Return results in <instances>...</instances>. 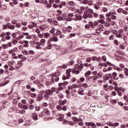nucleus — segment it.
I'll return each instance as SVG.
<instances>
[{"mask_svg": "<svg viewBox=\"0 0 128 128\" xmlns=\"http://www.w3.org/2000/svg\"><path fill=\"white\" fill-rule=\"evenodd\" d=\"M82 86L83 88H88L89 86L88 84L86 83L83 84Z\"/></svg>", "mask_w": 128, "mask_h": 128, "instance_id": "2f4dec72", "label": "nucleus"}, {"mask_svg": "<svg viewBox=\"0 0 128 128\" xmlns=\"http://www.w3.org/2000/svg\"><path fill=\"white\" fill-rule=\"evenodd\" d=\"M16 28H20L21 26L20 24V23L16 24Z\"/></svg>", "mask_w": 128, "mask_h": 128, "instance_id": "338daca9", "label": "nucleus"}, {"mask_svg": "<svg viewBox=\"0 0 128 128\" xmlns=\"http://www.w3.org/2000/svg\"><path fill=\"white\" fill-rule=\"evenodd\" d=\"M44 44H46V39L44 38L42 39L38 44H36V46H35V48L36 50H42V47L41 46H44Z\"/></svg>", "mask_w": 128, "mask_h": 128, "instance_id": "20e7f679", "label": "nucleus"}, {"mask_svg": "<svg viewBox=\"0 0 128 128\" xmlns=\"http://www.w3.org/2000/svg\"><path fill=\"white\" fill-rule=\"evenodd\" d=\"M117 101L116 100H111V102H112V104H116Z\"/></svg>", "mask_w": 128, "mask_h": 128, "instance_id": "0e129e2a", "label": "nucleus"}, {"mask_svg": "<svg viewBox=\"0 0 128 128\" xmlns=\"http://www.w3.org/2000/svg\"><path fill=\"white\" fill-rule=\"evenodd\" d=\"M75 18H73V20H75V22H76V20H82V16L78 14H76L75 15Z\"/></svg>", "mask_w": 128, "mask_h": 128, "instance_id": "0eeeda50", "label": "nucleus"}, {"mask_svg": "<svg viewBox=\"0 0 128 128\" xmlns=\"http://www.w3.org/2000/svg\"><path fill=\"white\" fill-rule=\"evenodd\" d=\"M98 78H102V76H104V73L102 72H99L98 74Z\"/></svg>", "mask_w": 128, "mask_h": 128, "instance_id": "b1692460", "label": "nucleus"}, {"mask_svg": "<svg viewBox=\"0 0 128 128\" xmlns=\"http://www.w3.org/2000/svg\"><path fill=\"white\" fill-rule=\"evenodd\" d=\"M94 26L96 28V26L98 24V22L95 21L94 22Z\"/></svg>", "mask_w": 128, "mask_h": 128, "instance_id": "e2e57ef3", "label": "nucleus"}, {"mask_svg": "<svg viewBox=\"0 0 128 128\" xmlns=\"http://www.w3.org/2000/svg\"><path fill=\"white\" fill-rule=\"evenodd\" d=\"M94 8H96V10H100V6L96 4L94 5Z\"/></svg>", "mask_w": 128, "mask_h": 128, "instance_id": "4d7b16f0", "label": "nucleus"}, {"mask_svg": "<svg viewBox=\"0 0 128 128\" xmlns=\"http://www.w3.org/2000/svg\"><path fill=\"white\" fill-rule=\"evenodd\" d=\"M56 50H60V46L56 45Z\"/></svg>", "mask_w": 128, "mask_h": 128, "instance_id": "864d4df0", "label": "nucleus"}, {"mask_svg": "<svg viewBox=\"0 0 128 128\" xmlns=\"http://www.w3.org/2000/svg\"><path fill=\"white\" fill-rule=\"evenodd\" d=\"M70 72H72L73 74H80V72L78 70H76V68L72 69H68L66 70V76L68 78V76H70Z\"/></svg>", "mask_w": 128, "mask_h": 128, "instance_id": "7ed1b4c3", "label": "nucleus"}, {"mask_svg": "<svg viewBox=\"0 0 128 128\" xmlns=\"http://www.w3.org/2000/svg\"><path fill=\"white\" fill-rule=\"evenodd\" d=\"M66 116H68L69 118H70V116H72V113L70 112H68L66 114Z\"/></svg>", "mask_w": 128, "mask_h": 128, "instance_id": "bf43d9fd", "label": "nucleus"}, {"mask_svg": "<svg viewBox=\"0 0 128 128\" xmlns=\"http://www.w3.org/2000/svg\"><path fill=\"white\" fill-rule=\"evenodd\" d=\"M22 38H24V36L22 35H20L18 38H17V40H20Z\"/></svg>", "mask_w": 128, "mask_h": 128, "instance_id": "58836bf2", "label": "nucleus"}, {"mask_svg": "<svg viewBox=\"0 0 128 128\" xmlns=\"http://www.w3.org/2000/svg\"><path fill=\"white\" fill-rule=\"evenodd\" d=\"M52 44H48L46 46L48 50H52Z\"/></svg>", "mask_w": 128, "mask_h": 128, "instance_id": "c85d7f7f", "label": "nucleus"}, {"mask_svg": "<svg viewBox=\"0 0 128 128\" xmlns=\"http://www.w3.org/2000/svg\"><path fill=\"white\" fill-rule=\"evenodd\" d=\"M52 6L54 8H58V5H57L56 4H52Z\"/></svg>", "mask_w": 128, "mask_h": 128, "instance_id": "052dcab7", "label": "nucleus"}, {"mask_svg": "<svg viewBox=\"0 0 128 128\" xmlns=\"http://www.w3.org/2000/svg\"><path fill=\"white\" fill-rule=\"evenodd\" d=\"M87 62H88L92 60V58L91 57H88L86 58V60Z\"/></svg>", "mask_w": 128, "mask_h": 128, "instance_id": "3c124183", "label": "nucleus"}, {"mask_svg": "<svg viewBox=\"0 0 128 128\" xmlns=\"http://www.w3.org/2000/svg\"><path fill=\"white\" fill-rule=\"evenodd\" d=\"M114 42L116 46H118V40H114Z\"/></svg>", "mask_w": 128, "mask_h": 128, "instance_id": "c03bdc74", "label": "nucleus"}, {"mask_svg": "<svg viewBox=\"0 0 128 128\" xmlns=\"http://www.w3.org/2000/svg\"><path fill=\"white\" fill-rule=\"evenodd\" d=\"M112 76L113 77L114 80H118V78L116 77L118 76V74L116 72L112 73Z\"/></svg>", "mask_w": 128, "mask_h": 128, "instance_id": "dca6fc26", "label": "nucleus"}, {"mask_svg": "<svg viewBox=\"0 0 128 128\" xmlns=\"http://www.w3.org/2000/svg\"><path fill=\"white\" fill-rule=\"evenodd\" d=\"M124 100H126V102H128V96H124Z\"/></svg>", "mask_w": 128, "mask_h": 128, "instance_id": "774afa93", "label": "nucleus"}, {"mask_svg": "<svg viewBox=\"0 0 128 128\" xmlns=\"http://www.w3.org/2000/svg\"><path fill=\"white\" fill-rule=\"evenodd\" d=\"M50 98V95L46 93L44 95V98L46 100H48Z\"/></svg>", "mask_w": 128, "mask_h": 128, "instance_id": "4be33fe9", "label": "nucleus"}, {"mask_svg": "<svg viewBox=\"0 0 128 128\" xmlns=\"http://www.w3.org/2000/svg\"><path fill=\"white\" fill-rule=\"evenodd\" d=\"M14 52V50H12L9 51L10 54H13Z\"/></svg>", "mask_w": 128, "mask_h": 128, "instance_id": "6e6d98bb", "label": "nucleus"}, {"mask_svg": "<svg viewBox=\"0 0 128 128\" xmlns=\"http://www.w3.org/2000/svg\"><path fill=\"white\" fill-rule=\"evenodd\" d=\"M124 30L122 29L119 30L118 32L116 30H113V34L116 35V38H122V34H124Z\"/></svg>", "mask_w": 128, "mask_h": 128, "instance_id": "f03ea898", "label": "nucleus"}, {"mask_svg": "<svg viewBox=\"0 0 128 128\" xmlns=\"http://www.w3.org/2000/svg\"><path fill=\"white\" fill-rule=\"evenodd\" d=\"M56 88L52 87L51 90H47L46 92V94H48L49 96H52V94H54V92H56Z\"/></svg>", "mask_w": 128, "mask_h": 128, "instance_id": "39448f33", "label": "nucleus"}, {"mask_svg": "<svg viewBox=\"0 0 128 128\" xmlns=\"http://www.w3.org/2000/svg\"><path fill=\"white\" fill-rule=\"evenodd\" d=\"M21 24L22 26H26V24H28V22H22L21 23Z\"/></svg>", "mask_w": 128, "mask_h": 128, "instance_id": "5fc2aeb1", "label": "nucleus"}, {"mask_svg": "<svg viewBox=\"0 0 128 128\" xmlns=\"http://www.w3.org/2000/svg\"><path fill=\"white\" fill-rule=\"evenodd\" d=\"M35 108L36 112H40V107L39 106H36Z\"/></svg>", "mask_w": 128, "mask_h": 128, "instance_id": "ea45409f", "label": "nucleus"}, {"mask_svg": "<svg viewBox=\"0 0 128 128\" xmlns=\"http://www.w3.org/2000/svg\"><path fill=\"white\" fill-rule=\"evenodd\" d=\"M32 26H33V27L34 26V28H36L38 26V24L35 22H32Z\"/></svg>", "mask_w": 128, "mask_h": 128, "instance_id": "13d9d810", "label": "nucleus"}, {"mask_svg": "<svg viewBox=\"0 0 128 128\" xmlns=\"http://www.w3.org/2000/svg\"><path fill=\"white\" fill-rule=\"evenodd\" d=\"M88 18H92L93 16L90 14H85L83 15V18L84 20H86Z\"/></svg>", "mask_w": 128, "mask_h": 128, "instance_id": "6e6552de", "label": "nucleus"}, {"mask_svg": "<svg viewBox=\"0 0 128 128\" xmlns=\"http://www.w3.org/2000/svg\"><path fill=\"white\" fill-rule=\"evenodd\" d=\"M40 28L42 32H44V30H46V28H44V26H40Z\"/></svg>", "mask_w": 128, "mask_h": 128, "instance_id": "c9c22d12", "label": "nucleus"}, {"mask_svg": "<svg viewBox=\"0 0 128 128\" xmlns=\"http://www.w3.org/2000/svg\"><path fill=\"white\" fill-rule=\"evenodd\" d=\"M90 74H92V72L88 71L85 74L84 76H86V78H88Z\"/></svg>", "mask_w": 128, "mask_h": 128, "instance_id": "5701e85b", "label": "nucleus"}, {"mask_svg": "<svg viewBox=\"0 0 128 128\" xmlns=\"http://www.w3.org/2000/svg\"><path fill=\"white\" fill-rule=\"evenodd\" d=\"M66 30L68 32H71L72 30V27L70 26H68L66 28Z\"/></svg>", "mask_w": 128, "mask_h": 128, "instance_id": "aec40b11", "label": "nucleus"}, {"mask_svg": "<svg viewBox=\"0 0 128 128\" xmlns=\"http://www.w3.org/2000/svg\"><path fill=\"white\" fill-rule=\"evenodd\" d=\"M44 36L45 38H48L50 36V34L49 32H45L44 33Z\"/></svg>", "mask_w": 128, "mask_h": 128, "instance_id": "f3484780", "label": "nucleus"}, {"mask_svg": "<svg viewBox=\"0 0 128 128\" xmlns=\"http://www.w3.org/2000/svg\"><path fill=\"white\" fill-rule=\"evenodd\" d=\"M38 88H44V85H42V84H38Z\"/></svg>", "mask_w": 128, "mask_h": 128, "instance_id": "72a5a7b5", "label": "nucleus"}, {"mask_svg": "<svg viewBox=\"0 0 128 128\" xmlns=\"http://www.w3.org/2000/svg\"><path fill=\"white\" fill-rule=\"evenodd\" d=\"M84 90L82 88V89H80L78 92V94H80V96H84Z\"/></svg>", "mask_w": 128, "mask_h": 128, "instance_id": "2eb2a0df", "label": "nucleus"}, {"mask_svg": "<svg viewBox=\"0 0 128 128\" xmlns=\"http://www.w3.org/2000/svg\"><path fill=\"white\" fill-rule=\"evenodd\" d=\"M6 28H8V24H3L2 30H6Z\"/></svg>", "mask_w": 128, "mask_h": 128, "instance_id": "37998d69", "label": "nucleus"}, {"mask_svg": "<svg viewBox=\"0 0 128 128\" xmlns=\"http://www.w3.org/2000/svg\"><path fill=\"white\" fill-rule=\"evenodd\" d=\"M60 120H61V122H62L64 120V114H59Z\"/></svg>", "mask_w": 128, "mask_h": 128, "instance_id": "cd10ccee", "label": "nucleus"}, {"mask_svg": "<svg viewBox=\"0 0 128 128\" xmlns=\"http://www.w3.org/2000/svg\"><path fill=\"white\" fill-rule=\"evenodd\" d=\"M32 118L34 120H38V114L36 113H34L32 114Z\"/></svg>", "mask_w": 128, "mask_h": 128, "instance_id": "4468645a", "label": "nucleus"}, {"mask_svg": "<svg viewBox=\"0 0 128 128\" xmlns=\"http://www.w3.org/2000/svg\"><path fill=\"white\" fill-rule=\"evenodd\" d=\"M50 114V111H48V110H46V111H44L42 112H41L38 116L40 118H42V116H48Z\"/></svg>", "mask_w": 128, "mask_h": 128, "instance_id": "423d86ee", "label": "nucleus"}, {"mask_svg": "<svg viewBox=\"0 0 128 128\" xmlns=\"http://www.w3.org/2000/svg\"><path fill=\"white\" fill-rule=\"evenodd\" d=\"M72 114H78V108H76V106H73L72 108Z\"/></svg>", "mask_w": 128, "mask_h": 128, "instance_id": "1a4fd4ad", "label": "nucleus"}, {"mask_svg": "<svg viewBox=\"0 0 128 128\" xmlns=\"http://www.w3.org/2000/svg\"><path fill=\"white\" fill-rule=\"evenodd\" d=\"M72 120H74V122H80V119L78 118H72Z\"/></svg>", "mask_w": 128, "mask_h": 128, "instance_id": "f704fd0d", "label": "nucleus"}, {"mask_svg": "<svg viewBox=\"0 0 128 128\" xmlns=\"http://www.w3.org/2000/svg\"><path fill=\"white\" fill-rule=\"evenodd\" d=\"M66 104V100H60L58 102V104L57 105L56 108L58 110H59V112H60L62 110H64V112H66V107L64 106Z\"/></svg>", "mask_w": 128, "mask_h": 128, "instance_id": "f257e3e1", "label": "nucleus"}, {"mask_svg": "<svg viewBox=\"0 0 128 128\" xmlns=\"http://www.w3.org/2000/svg\"><path fill=\"white\" fill-rule=\"evenodd\" d=\"M88 24H89L90 26V27L92 28H96L95 27H94V22H88Z\"/></svg>", "mask_w": 128, "mask_h": 128, "instance_id": "412c9836", "label": "nucleus"}, {"mask_svg": "<svg viewBox=\"0 0 128 128\" xmlns=\"http://www.w3.org/2000/svg\"><path fill=\"white\" fill-rule=\"evenodd\" d=\"M85 28H90V24H87L85 26H84Z\"/></svg>", "mask_w": 128, "mask_h": 128, "instance_id": "69168bd1", "label": "nucleus"}, {"mask_svg": "<svg viewBox=\"0 0 128 128\" xmlns=\"http://www.w3.org/2000/svg\"><path fill=\"white\" fill-rule=\"evenodd\" d=\"M62 52L64 54H68V50L67 49H62Z\"/></svg>", "mask_w": 128, "mask_h": 128, "instance_id": "473e14b6", "label": "nucleus"}, {"mask_svg": "<svg viewBox=\"0 0 128 128\" xmlns=\"http://www.w3.org/2000/svg\"><path fill=\"white\" fill-rule=\"evenodd\" d=\"M90 80H92L93 82H96L98 80V76H92V77H90Z\"/></svg>", "mask_w": 128, "mask_h": 128, "instance_id": "6ab92c4d", "label": "nucleus"}, {"mask_svg": "<svg viewBox=\"0 0 128 128\" xmlns=\"http://www.w3.org/2000/svg\"><path fill=\"white\" fill-rule=\"evenodd\" d=\"M108 8H103L102 9V11L104 12H108Z\"/></svg>", "mask_w": 128, "mask_h": 128, "instance_id": "09e8293b", "label": "nucleus"}, {"mask_svg": "<svg viewBox=\"0 0 128 128\" xmlns=\"http://www.w3.org/2000/svg\"><path fill=\"white\" fill-rule=\"evenodd\" d=\"M109 40H114V35H111L109 36Z\"/></svg>", "mask_w": 128, "mask_h": 128, "instance_id": "7c9ffc66", "label": "nucleus"}, {"mask_svg": "<svg viewBox=\"0 0 128 128\" xmlns=\"http://www.w3.org/2000/svg\"><path fill=\"white\" fill-rule=\"evenodd\" d=\"M18 106L20 108H22L24 107V105H22V103H19Z\"/></svg>", "mask_w": 128, "mask_h": 128, "instance_id": "603ef678", "label": "nucleus"}, {"mask_svg": "<svg viewBox=\"0 0 128 128\" xmlns=\"http://www.w3.org/2000/svg\"><path fill=\"white\" fill-rule=\"evenodd\" d=\"M68 4H70V6H74V3L72 1L68 2Z\"/></svg>", "mask_w": 128, "mask_h": 128, "instance_id": "c756f323", "label": "nucleus"}, {"mask_svg": "<svg viewBox=\"0 0 128 128\" xmlns=\"http://www.w3.org/2000/svg\"><path fill=\"white\" fill-rule=\"evenodd\" d=\"M8 28H10V30H14L16 26L14 25H12L10 23H7Z\"/></svg>", "mask_w": 128, "mask_h": 128, "instance_id": "9b49d317", "label": "nucleus"}, {"mask_svg": "<svg viewBox=\"0 0 128 128\" xmlns=\"http://www.w3.org/2000/svg\"><path fill=\"white\" fill-rule=\"evenodd\" d=\"M24 44L23 46L24 48H28V40H24Z\"/></svg>", "mask_w": 128, "mask_h": 128, "instance_id": "a211bd4d", "label": "nucleus"}, {"mask_svg": "<svg viewBox=\"0 0 128 128\" xmlns=\"http://www.w3.org/2000/svg\"><path fill=\"white\" fill-rule=\"evenodd\" d=\"M56 12L58 14H62V12L60 10H58Z\"/></svg>", "mask_w": 128, "mask_h": 128, "instance_id": "de8ad7c7", "label": "nucleus"}, {"mask_svg": "<svg viewBox=\"0 0 128 128\" xmlns=\"http://www.w3.org/2000/svg\"><path fill=\"white\" fill-rule=\"evenodd\" d=\"M0 38H4L6 36V34L4 32H2V34H1L0 35Z\"/></svg>", "mask_w": 128, "mask_h": 128, "instance_id": "49530a36", "label": "nucleus"}, {"mask_svg": "<svg viewBox=\"0 0 128 128\" xmlns=\"http://www.w3.org/2000/svg\"><path fill=\"white\" fill-rule=\"evenodd\" d=\"M98 22L102 24H106V22L104 20V19L98 20Z\"/></svg>", "mask_w": 128, "mask_h": 128, "instance_id": "393cba45", "label": "nucleus"}, {"mask_svg": "<svg viewBox=\"0 0 128 128\" xmlns=\"http://www.w3.org/2000/svg\"><path fill=\"white\" fill-rule=\"evenodd\" d=\"M36 100L38 102H40L42 100H44V96L42 94H40L38 95V97L36 98Z\"/></svg>", "mask_w": 128, "mask_h": 128, "instance_id": "9d476101", "label": "nucleus"}, {"mask_svg": "<svg viewBox=\"0 0 128 128\" xmlns=\"http://www.w3.org/2000/svg\"><path fill=\"white\" fill-rule=\"evenodd\" d=\"M8 64L10 66H12L16 64V62L12 61V62H8Z\"/></svg>", "mask_w": 128, "mask_h": 128, "instance_id": "a878e982", "label": "nucleus"}, {"mask_svg": "<svg viewBox=\"0 0 128 128\" xmlns=\"http://www.w3.org/2000/svg\"><path fill=\"white\" fill-rule=\"evenodd\" d=\"M117 12H119L120 14V13L122 12V9L119 8L117 10Z\"/></svg>", "mask_w": 128, "mask_h": 128, "instance_id": "8fccbe9b", "label": "nucleus"}, {"mask_svg": "<svg viewBox=\"0 0 128 128\" xmlns=\"http://www.w3.org/2000/svg\"><path fill=\"white\" fill-rule=\"evenodd\" d=\"M38 36L40 38H44V35H42V34H38Z\"/></svg>", "mask_w": 128, "mask_h": 128, "instance_id": "680f3d73", "label": "nucleus"}, {"mask_svg": "<svg viewBox=\"0 0 128 128\" xmlns=\"http://www.w3.org/2000/svg\"><path fill=\"white\" fill-rule=\"evenodd\" d=\"M92 128H96V126L94 124V123L90 122V125Z\"/></svg>", "mask_w": 128, "mask_h": 128, "instance_id": "e433bc0d", "label": "nucleus"}, {"mask_svg": "<svg viewBox=\"0 0 128 128\" xmlns=\"http://www.w3.org/2000/svg\"><path fill=\"white\" fill-rule=\"evenodd\" d=\"M24 52L28 56V54H34V52L32 50H30L28 52L26 50H24Z\"/></svg>", "mask_w": 128, "mask_h": 128, "instance_id": "f8f14e48", "label": "nucleus"}, {"mask_svg": "<svg viewBox=\"0 0 128 128\" xmlns=\"http://www.w3.org/2000/svg\"><path fill=\"white\" fill-rule=\"evenodd\" d=\"M38 20H39V22H46V17H44V16H41L39 17Z\"/></svg>", "mask_w": 128, "mask_h": 128, "instance_id": "ddd939ff", "label": "nucleus"}, {"mask_svg": "<svg viewBox=\"0 0 128 128\" xmlns=\"http://www.w3.org/2000/svg\"><path fill=\"white\" fill-rule=\"evenodd\" d=\"M74 66H75L76 68H75L76 70H78V72H80L79 71L80 65H78V64H76L74 65Z\"/></svg>", "mask_w": 128, "mask_h": 128, "instance_id": "bb28decb", "label": "nucleus"}, {"mask_svg": "<svg viewBox=\"0 0 128 128\" xmlns=\"http://www.w3.org/2000/svg\"><path fill=\"white\" fill-rule=\"evenodd\" d=\"M78 86L76 84H74L72 86V88H78Z\"/></svg>", "mask_w": 128, "mask_h": 128, "instance_id": "a18cd8bd", "label": "nucleus"}, {"mask_svg": "<svg viewBox=\"0 0 128 128\" xmlns=\"http://www.w3.org/2000/svg\"><path fill=\"white\" fill-rule=\"evenodd\" d=\"M108 126H114V124L112 123H110V122H108L107 123Z\"/></svg>", "mask_w": 128, "mask_h": 128, "instance_id": "a19ab883", "label": "nucleus"}, {"mask_svg": "<svg viewBox=\"0 0 128 128\" xmlns=\"http://www.w3.org/2000/svg\"><path fill=\"white\" fill-rule=\"evenodd\" d=\"M34 100L32 98L29 100V102L30 104H34Z\"/></svg>", "mask_w": 128, "mask_h": 128, "instance_id": "4c0bfd02", "label": "nucleus"}, {"mask_svg": "<svg viewBox=\"0 0 128 128\" xmlns=\"http://www.w3.org/2000/svg\"><path fill=\"white\" fill-rule=\"evenodd\" d=\"M2 46H3V48L4 50H6V48H8V44H4L2 45Z\"/></svg>", "mask_w": 128, "mask_h": 128, "instance_id": "79ce46f5", "label": "nucleus"}]
</instances>
